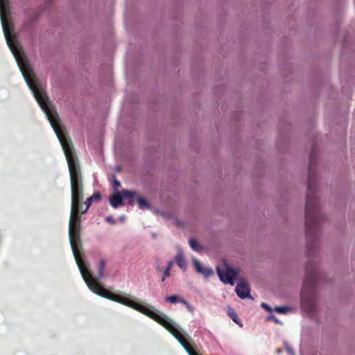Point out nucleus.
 I'll list each match as a JSON object with an SVG mask.
<instances>
[{
	"label": "nucleus",
	"instance_id": "nucleus-1",
	"mask_svg": "<svg viewBox=\"0 0 355 355\" xmlns=\"http://www.w3.org/2000/svg\"><path fill=\"white\" fill-rule=\"evenodd\" d=\"M25 80L33 92L40 107L46 114L62 145L67 159L71 190L69 236L74 258L83 279L87 286L97 295L135 309L155 320V311L152 310L148 304L142 303L130 295L112 293L98 284V279L103 277L104 273L105 267L104 259H101L100 260L97 279L94 278L88 270L87 263L83 260L84 254L80 239V216L79 212L81 213L83 209L82 202L83 199V178L80 165L72 141L68 137L65 128L52 103L49 101L46 92L39 84L37 80Z\"/></svg>",
	"mask_w": 355,
	"mask_h": 355
},
{
	"label": "nucleus",
	"instance_id": "nucleus-2",
	"mask_svg": "<svg viewBox=\"0 0 355 355\" xmlns=\"http://www.w3.org/2000/svg\"><path fill=\"white\" fill-rule=\"evenodd\" d=\"M315 164L316 160L312 153L310 155L305 208L306 236L309 243H311L316 239L319 224L322 218V216L319 210L318 201L315 195L316 191L314 180Z\"/></svg>",
	"mask_w": 355,
	"mask_h": 355
},
{
	"label": "nucleus",
	"instance_id": "nucleus-3",
	"mask_svg": "<svg viewBox=\"0 0 355 355\" xmlns=\"http://www.w3.org/2000/svg\"><path fill=\"white\" fill-rule=\"evenodd\" d=\"M318 278L317 267L314 263H308L305 268L301 300L304 307L312 311L315 308V288Z\"/></svg>",
	"mask_w": 355,
	"mask_h": 355
},
{
	"label": "nucleus",
	"instance_id": "nucleus-4",
	"mask_svg": "<svg viewBox=\"0 0 355 355\" xmlns=\"http://www.w3.org/2000/svg\"><path fill=\"white\" fill-rule=\"evenodd\" d=\"M216 271L220 281L225 284L230 285L234 284V279L238 275L236 270L225 266V269L222 270L220 268L217 267Z\"/></svg>",
	"mask_w": 355,
	"mask_h": 355
},
{
	"label": "nucleus",
	"instance_id": "nucleus-5",
	"mask_svg": "<svg viewBox=\"0 0 355 355\" xmlns=\"http://www.w3.org/2000/svg\"><path fill=\"white\" fill-rule=\"evenodd\" d=\"M235 291L236 295L241 299H244L245 297H248L252 300L253 299L250 294L249 285L245 279H241L239 281L235 288Z\"/></svg>",
	"mask_w": 355,
	"mask_h": 355
},
{
	"label": "nucleus",
	"instance_id": "nucleus-6",
	"mask_svg": "<svg viewBox=\"0 0 355 355\" xmlns=\"http://www.w3.org/2000/svg\"><path fill=\"white\" fill-rule=\"evenodd\" d=\"M193 264L196 270L205 277H209L213 275V271L211 268L202 266L197 259H193Z\"/></svg>",
	"mask_w": 355,
	"mask_h": 355
},
{
	"label": "nucleus",
	"instance_id": "nucleus-7",
	"mask_svg": "<svg viewBox=\"0 0 355 355\" xmlns=\"http://www.w3.org/2000/svg\"><path fill=\"white\" fill-rule=\"evenodd\" d=\"M123 193L116 191L112 195V196L111 197V198L110 200V205L114 208H117L120 205H123Z\"/></svg>",
	"mask_w": 355,
	"mask_h": 355
},
{
	"label": "nucleus",
	"instance_id": "nucleus-8",
	"mask_svg": "<svg viewBox=\"0 0 355 355\" xmlns=\"http://www.w3.org/2000/svg\"><path fill=\"white\" fill-rule=\"evenodd\" d=\"M122 193L123 198L128 200L130 205H132L135 201L137 200L138 194L136 191L125 189L122 191Z\"/></svg>",
	"mask_w": 355,
	"mask_h": 355
},
{
	"label": "nucleus",
	"instance_id": "nucleus-9",
	"mask_svg": "<svg viewBox=\"0 0 355 355\" xmlns=\"http://www.w3.org/2000/svg\"><path fill=\"white\" fill-rule=\"evenodd\" d=\"M175 261L177 265L182 270H186L187 268V263L184 259V257L183 254L180 252L176 256H175Z\"/></svg>",
	"mask_w": 355,
	"mask_h": 355
},
{
	"label": "nucleus",
	"instance_id": "nucleus-10",
	"mask_svg": "<svg viewBox=\"0 0 355 355\" xmlns=\"http://www.w3.org/2000/svg\"><path fill=\"white\" fill-rule=\"evenodd\" d=\"M166 301L167 302H170L171 303H173V304H175L177 302H181V303H183L187 306H189V304L187 303V301H185L183 299H180L178 296L177 295H171V296H168L166 297Z\"/></svg>",
	"mask_w": 355,
	"mask_h": 355
},
{
	"label": "nucleus",
	"instance_id": "nucleus-11",
	"mask_svg": "<svg viewBox=\"0 0 355 355\" xmlns=\"http://www.w3.org/2000/svg\"><path fill=\"white\" fill-rule=\"evenodd\" d=\"M137 201L138 206L140 209H143L150 208L149 203L147 202V200L146 199H144L141 196L138 195V196L137 198Z\"/></svg>",
	"mask_w": 355,
	"mask_h": 355
},
{
	"label": "nucleus",
	"instance_id": "nucleus-12",
	"mask_svg": "<svg viewBox=\"0 0 355 355\" xmlns=\"http://www.w3.org/2000/svg\"><path fill=\"white\" fill-rule=\"evenodd\" d=\"M228 315L232 318V320L234 322L239 324V326L241 327L242 326V324L240 323V320L239 319L237 314L234 311H229Z\"/></svg>",
	"mask_w": 355,
	"mask_h": 355
},
{
	"label": "nucleus",
	"instance_id": "nucleus-13",
	"mask_svg": "<svg viewBox=\"0 0 355 355\" xmlns=\"http://www.w3.org/2000/svg\"><path fill=\"white\" fill-rule=\"evenodd\" d=\"M93 202V198H91V197H89L87 198L86 201L85 202V209L84 210H82L81 211V214H85L87 212V211L89 209V207L91 206V205L92 204Z\"/></svg>",
	"mask_w": 355,
	"mask_h": 355
},
{
	"label": "nucleus",
	"instance_id": "nucleus-14",
	"mask_svg": "<svg viewBox=\"0 0 355 355\" xmlns=\"http://www.w3.org/2000/svg\"><path fill=\"white\" fill-rule=\"evenodd\" d=\"M189 245L193 250L198 251L200 249L198 242L193 239L189 240Z\"/></svg>",
	"mask_w": 355,
	"mask_h": 355
},
{
	"label": "nucleus",
	"instance_id": "nucleus-15",
	"mask_svg": "<svg viewBox=\"0 0 355 355\" xmlns=\"http://www.w3.org/2000/svg\"><path fill=\"white\" fill-rule=\"evenodd\" d=\"M112 187L115 192L119 191L118 189L121 187L120 182L116 179L115 176L113 177Z\"/></svg>",
	"mask_w": 355,
	"mask_h": 355
},
{
	"label": "nucleus",
	"instance_id": "nucleus-16",
	"mask_svg": "<svg viewBox=\"0 0 355 355\" xmlns=\"http://www.w3.org/2000/svg\"><path fill=\"white\" fill-rule=\"evenodd\" d=\"M275 311L279 313H286L288 311V308L286 306H277Z\"/></svg>",
	"mask_w": 355,
	"mask_h": 355
},
{
	"label": "nucleus",
	"instance_id": "nucleus-17",
	"mask_svg": "<svg viewBox=\"0 0 355 355\" xmlns=\"http://www.w3.org/2000/svg\"><path fill=\"white\" fill-rule=\"evenodd\" d=\"M172 263H168L167 268L165 270L164 273V277L162 279V281L164 282L166 277H168L170 275V270L171 268Z\"/></svg>",
	"mask_w": 355,
	"mask_h": 355
},
{
	"label": "nucleus",
	"instance_id": "nucleus-18",
	"mask_svg": "<svg viewBox=\"0 0 355 355\" xmlns=\"http://www.w3.org/2000/svg\"><path fill=\"white\" fill-rule=\"evenodd\" d=\"M105 221L109 223L111 225H114L116 223L115 219L111 216H107L105 218Z\"/></svg>",
	"mask_w": 355,
	"mask_h": 355
},
{
	"label": "nucleus",
	"instance_id": "nucleus-19",
	"mask_svg": "<svg viewBox=\"0 0 355 355\" xmlns=\"http://www.w3.org/2000/svg\"><path fill=\"white\" fill-rule=\"evenodd\" d=\"M91 198H93V201L94 200H100L101 198V194L98 193V192H96L94 193L92 196H90Z\"/></svg>",
	"mask_w": 355,
	"mask_h": 355
},
{
	"label": "nucleus",
	"instance_id": "nucleus-20",
	"mask_svg": "<svg viewBox=\"0 0 355 355\" xmlns=\"http://www.w3.org/2000/svg\"><path fill=\"white\" fill-rule=\"evenodd\" d=\"M273 320L276 324H280L279 321L274 315H270L267 318V320Z\"/></svg>",
	"mask_w": 355,
	"mask_h": 355
},
{
	"label": "nucleus",
	"instance_id": "nucleus-21",
	"mask_svg": "<svg viewBox=\"0 0 355 355\" xmlns=\"http://www.w3.org/2000/svg\"><path fill=\"white\" fill-rule=\"evenodd\" d=\"M261 307L264 309H266V311H271V308L266 303L263 302L261 304Z\"/></svg>",
	"mask_w": 355,
	"mask_h": 355
},
{
	"label": "nucleus",
	"instance_id": "nucleus-22",
	"mask_svg": "<svg viewBox=\"0 0 355 355\" xmlns=\"http://www.w3.org/2000/svg\"><path fill=\"white\" fill-rule=\"evenodd\" d=\"M286 349L290 355H294V351L292 349L291 347L286 346Z\"/></svg>",
	"mask_w": 355,
	"mask_h": 355
}]
</instances>
